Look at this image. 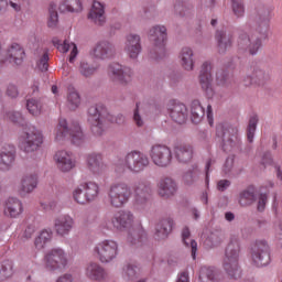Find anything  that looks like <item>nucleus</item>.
Wrapping results in <instances>:
<instances>
[{"mask_svg": "<svg viewBox=\"0 0 282 282\" xmlns=\"http://www.w3.org/2000/svg\"><path fill=\"white\" fill-rule=\"evenodd\" d=\"M241 254V243L239 239L231 238L225 250L223 268L231 279L241 276V267L239 265V257Z\"/></svg>", "mask_w": 282, "mask_h": 282, "instance_id": "obj_1", "label": "nucleus"}, {"mask_svg": "<svg viewBox=\"0 0 282 282\" xmlns=\"http://www.w3.org/2000/svg\"><path fill=\"white\" fill-rule=\"evenodd\" d=\"M133 192L129 184L124 182H115L108 188V206H111V208H122L129 204Z\"/></svg>", "mask_w": 282, "mask_h": 282, "instance_id": "obj_2", "label": "nucleus"}, {"mask_svg": "<svg viewBox=\"0 0 282 282\" xmlns=\"http://www.w3.org/2000/svg\"><path fill=\"white\" fill-rule=\"evenodd\" d=\"M150 164L151 161L145 153L141 151H131L126 154L123 166L118 165L117 171H119V173L128 171V173H131L132 175H140V173H142Z\"/></svg>", "mask_w": 282, "mask_h": 282, "instance_id": "obj_3", "label": "nucleus"}, {"mask_svg": "<svg viewBox=\"0 0 282 282\" xmlns=\"http://www.w3.org/2000/svg\"><path fill=\"white\" fill-rule=\"evenodd\" d=\"M43 145V131L34 126L26 127L19 139V147L25 153H34Z\"/></svg>", "mask_w": 282, "mask_h": 282, "instance_id": "obj_4", "label": "nucleus"}, {"mask_svg": "<svg viewBox=\"0 0 282 282\" xmlns=\"http://www.w3.org/2000/svg\"><path fill=\"white\" fill-rule=\"evenodd\" d=\"M89 122L93 124L94 133L100 135L102 133V129H105V124L108 122L110 123H118V117L113 116L107 108H98L93 106L88 109Z\"/></svg>", "mask_w": 282, "mask_h": 282, "instance_id": "obj_5", "label": "nucleus"}, {"mask_svg": "<svg viewBox=\"0 0 282 282\" xmlns=\"http://www.w3.org/2000/svg\"><path fill=\"white\" fill-rule=\"evenodd\" d=\"M65 140H72L74 144H83L85 140V134L80 130V126L69 127L67 120L61 119L57 127L55 128V142L59 144L65 142Z\"/></svg>", "mask_w": 282, "mask_h": 282, "instance_id": "obj_6", "label": "nucleus"}, {"mask_svg": "<svg viewBox=\"0 0 282 282\" xmlns=\"http://www.w3.org/2000/svg\"><path fill=\"white\" fill-rule=\"evenodd\" d=\"M93 252L100 263H111L118 258L120 246L113 239H105L94 247Z\"/></svg>", "mask_w": 282, "mask_h": 282, "instance_id": "obj_7", "label": "nucleus"}, {"mask_svg": "<svg viewBox=\"0 0 282 282\" xmlns=\"http://www.w3.org/2000/svg\"><path fill=\"white\" fill-rule=\"evenodd\" d=\"M69 258L67 252L63 248H53L44 256V268L47 272H56V270H63L67 268Z\"/></svg>", "mask_w": 282, "mask_h": 282, "instance_id": "obj_8", "label": "nucleus"}, {"mask_svg": "<svg viewBox=\"0 0 282 282\" xmlns=\"http://www.w3.org/2000/svg\"><path fill=\"white\" fill-rule=\"evenodd\" d=\"M134 224L135 216H133V213L129 210H120L112 217L110 223L104 220L101 226L108 230L115 228V230H118L119 232H124V230H130V228H133Z\"/></svg>", "mask_w": 282, "mask_h": 282, "instance_id": "obj_9", "label": "nucleus"}, {"mask_svg": "<svg viewBox=\"0 0 282 282\" xmlns=\"http://www.w3.org/2000/svg\"><path fill=\"white\" fill-rule=\"evenodd\" d=\"M151 184L141 182L134 188L133 207L139 213H147L151 209Z\"/></svg>", "mask_w": 282, "mask_h": 282, "instance_id": "obj_10", "label": "nucleus"}, {"mask_svg": "<svg viewBox=\"0 0 282 282\" xmlns=\"http://www.w3.org/2000/svg\"><path fill=\"white\" fill-rule=\"evenodd\" d=\"M148 36L153 45L154 52L164 54L169 43V31L164 24H155L148 31Z\"/></svg>", "mask_w": 282, "mask_h": 282, "instance_id": "obj_11", "label": "nucleus"}, {"mask_svg": "<svg viewBox=\"0 0 282 282\" xmlns=\"http://www.w3.org/2000/svg\"><path fill=\"white\" fill-rule=\"evenodd\" d=\"M149 156L153 165L159 166V169H166L171 166V162H173V151L164 144L152 145L149 151Z\"/></svg>", "mask_w": 282, "mask_h": 282, "instance_id": "obj_12", "label": "nucleus"}, {"mask_svg": "<svg viewBox=\"0 0 282 282\" xmlns=\"http://www.w3.org/2000/svg\"><path fill=\"white\" fill-rule=\"evenodd\" d=\"M251 260L258 268L270 265V245L265 240H257L251 248Z\"/></svg>", "mask_w": 282, "mask_h": 282, "instance_id": "obj_13", "label": "nucleus"}, {"mask_svg": "<svg viewBox=\"0 0 282 282\" xmlns=\"http://www.w3.org/2000/svg\"><path fill=\"white\" fill-rule=\"evenodd\" d=\"M123 52L130 61H138L142 54V36L138 33L126 35Z\"/></svg>", "mask_w": 282, "mask_h": 282, "instance_id": "obj_14", "label": "nucleus"}, {"mask_svg": "<svg viewBox=\"0 0 282 282\" xmlns=\"http://www.w3.org/2000/svg\"><path fill=\"white\" fill-rule=\"evenodd\" d=\"M261 39L250 34V33H241L238 39V47L242 52H247L251 56H254L261 50Z\"/></svg>", "mask_w": 282, "mask_h": 282, "instance_id": "obj_15", "label": "nucleus"}, {"mask_svg": "<svg viewBox=\"0 0 282 282\" xmlns=\"http://www.w3.org/2000/svg\"><path fill=\"white\" fill-rule=\"evenodd\" d=\"M108 76L113 80V83H119V85H129V83H131V77L133 76V70L120 64H111L108 68Z\"/></svg>", "mask_w": 282, "mask_h": 282, "instance_id": "obj_16", "label": "nucleus"}, {"mask_svg": "<svg viewBox=\"0 0 282 282\" xmlns=\"http://www.w3.org/2000/svg\"><path fill=\"white\" fill-rule=\"evenodd\" d=\"M177 58L184 72H195L197 57L195 56V48L193 46H183L178 52Z\"/></svg>", "mask_w": 282, "mask_h": 282, "instance_id": "obj_17", "label": "nucleus"}, {"mask_svg": "<svg viewBox=\"0 0 282 282\" xmlns=\"http://www.w3.org/2000/svg\"><path fill=\"white\" fill-rule=\"evenodd\" d=\"M87 169L95 177H100L107 173V163L102 159V154L93 153L87 156Z\"/></svg>", "mask_w": 282, "mask_h": 282, "instance_id": "obj_18", "label": "nucleus"}, {"mask_svg": "<svg viewBox=\"0 0 282 282\" xmlns=\"http://www.w3.org/2000/svg\"><path fill=\"white\" fill-rule=\"evenodd\" d=\"M90 56L99 61H107L116 56V45L109 41H101L90 51Z\"/></svg>", "mask_w": 282, "mask_h": 282, "instance_id": "obj_19", "label": "nucleus"}, {"mask_svg": "<svg viewBox=\"0 0 282 282\" xmlns=\"http://www.w3.org/2000/svg\"><path fill=\"white\" fill-rule=\"evenodd\" d=\"M76 221L74 217L69 216L68 214H64L55 218L54 220V230L57 237H67L69 232L74 230Z\"/></svg>", "mask_w": 282, "mask_h": 282, "instance_id": "obj_20", "label": "nucleus"}, {"mask_svg": "<svg viewBox=\"0 0 282 282\" xmlns=\"http://www.w3.org/2000/svg\"><path fill=\"white\" fill-rule=\"evenodd\" d=\"M166 110L170 118L178 124H184V122H186V118H188V110L182 102L171 100L166 105Z\"/></svg>", "mask_w": 282, "mask_h": 282, "instance_id": "obj_21", "label": "nucleus"}, {"mask_svg": "<svg viewBox=\"0 0 282 282\" xmlns=\"http://www.w3.org/2000/svg\"><path fill=\"white\" fill-rule=\"evenodd\" d=\"M54 160L57 164V167L61 169L64 173H69L72 169L76 167V159L72 152L59 150L55 153Z\"/></svg>", "mask_w": 282, "mask_h": 282, "instance_id": "obj_22", "label": "nucleus"}, {"mask_svg": "<svg viewBox=\"0 0 282 282\" xmlns=\"http://www.w3.org/2000/svg\"><path fill=\"white\" fill-rule=\"evenodd\" d=\"M39 186V176L36 174H28L22 177L20 185L18 187V195L20 197H28L32 195L36 187Z\"/></svg>", "mask_w": 282, "mask_h": 282, "instance_id": "obj_23", "label": "nucleus"}, {"mask_svg": "<svg viewBox=\"0 0 282 282\" xmlns=\"http://www.w3.org/2000/svg\"><path fill=\"white\" fill-rule=\"evenodd\" d=\"M4 215L17 219L23 215V202L17 197H9L4 202Z\"/></svg>", "mask_w": 282, "mask_h": 282, "instance_id": "obj_24", "label": "nucleus"}, {"mask_svg": "<svg viewBox=\"0 0 282 282\" xmlns=\"http://www.w3.org/2000/svg\"><path fill=\"white\" fill-rule=\"evenodd\" d=\"M84 274L89 281L100 282L107 279V272L98 262H88L84 268Z\"/></svg>", "mask_w": 282, "mask_h": 282, "instance_id": "obj_25", "label": "nucleus"}, {"mask_svg": "<svg viewBox=\"0 0 282 282\" xmlns=\"http://www.w3.org/2000/svg\"><path fill=\"white\" fill-rule=\"evenodd\" d=\"M88 19L95 25H105L107 23V17L105 15V4L99 1H95L88 12Z\"/></svg>", "mask_w": 282, "mask_h": 282, "instance_id": "obj_26", "label": "nucleus"}, {"mask_svg": "<svg viewBox=\"0 0 282 282\" xmlns=\"http://www.w3.org/2000/svg\"><path fill=\"white\" fill-rule=\"evenodd\" d=\"M176 193L177 183L173 178L165 177L158 183V194L160 195V197L169 199V197H173V195H175Z\"/></svg>", "mask_w": 282, "mask_h": 282, "instance_id": "obj_27", "label": "nucleus"}, {"mask_svg": "<svg viewBox=\"0 0 282 282\" xmlns=\"http://www.w3.org/2000/svg\"><path fill=\"white\" fill-rule=\"evenodd\" d=\"M216 43L219 54H226L232 47V33L227 30L216 32Z\"/></svg>", "mask_w": 282, "mask_h": 282, "instance_id": "obj_28", "label": "nucleus"}, {"mask_svg": "<svg viewBox=\"0 0 282 282\" xmlns=\"http://www.w3.org/2000/svg\"><path fill=\"white\" fill-rule=\"evenodd\" d=\"M53 45L62 54H67V52L70 51L69 58H68L69 63H74L76 61V56H78V46H76L74 43L67 40L61 41L58 39H53Z\"/></svg>", "mask_w": 282, "mask_h": 282, "instance_id": "obj_29", "label": "nucleus"}, {"mask_svg": "<svg viewBox=\"0 0 282 282\" xmlns=\"http://www.w3.org/2000/svg\"><path fill=\"white\" fill-rule=\"evenodd\" d=\"M175 228V220L171 217L161 219L155 226V237L158 239H166Z\"/></svg>", "mask_w": 282, "mask_h": 282, "instance_id": "obj_30", "label": "nucleus"}, {"mask_svg": "<svg viewBox=\"0 0 282 282\" xmlns=\"http://www.w3.org/2000/svg\"><path fill=\"white\" fill-rule=\"evenodd\" d=\"M174 155L180 164H188L193 160V147L189 144H181L174 148Z\"/></svg>", "mask_w": 282, "mask_h": 282, "instance_id": "obj_31", "label": "nucleus"}, {"mask_svg": "<svg viewBox=\"0 0 282 282\" xmlns=\"http://www.w3.org/2000/svg\"><path fill=\"white\" fill-rule=\"evenodd\" d=\"M149 113V105L138 102L133 111L132 120L135 127H144L147 124V115Z\"/></svg>", "mask_w": 282, "mask_h": 282, "instance_id": "obj_32", "label": "nucleus"}, {"mask_svg": "<svg viewBox=\"0 0 282 282\" xmlns=\"http://www.w3.org/2000/svg\"><path fill=\"white\" fill-rule=\"evenodd\" d=\"M221 272L215 267H203L199 271L200 282H219Z\"/></svg>", "mask_w": 282, "mask_h": 282, "instance_id": "obj_33", "label": "nucleus"}, {"mask_svg": "<svg viewBox=\"0 0 282 282\" xmlns=\"http://www.w3.org/2000/svg\"><path fill=\"white\" fill-rule=\"evenodd\" d=\"M270 78V74L261 68H254L251 75L245 77L246 85H261V83H265Z\"/></svg>", "mask_w": 282, "mask_h": 282, "instance_id": "obj_34", "label": "nucleus"}, {"mask_svg": "<svg viewBox=\"0 0 282 282\" xmlns=\"http://www.w3.org/2000/svg\"><path fill=\"white\" fill-rule=\"evenodd\" d=\"M23 56H25V51L19 44H12L7 51V58L14 65H21Z\"/></svg>", "mask_w": 282, "mask_h": 282, "instance_id": "obj_35", "label": "nucleus"}, {"mask_svg": "<svg viewBox=\"0 0 282 282\" xmlns=\"http://www.w3.org/2000/svg\"><path fill=\"white\" fill-rule=\"evenodd\" d=\"M199 83L206 96H208V98H213V96H215V88L213 87V75L208 70L202 72L199 75Z\"/></svg>", "mask_w": 282, "mask_h": 282, "instance_id": "obj_36", "label": "nucleus"}, {"mask_svg": "<svg viewBox=\"0 0 282 282\" xmlns=\"http://www.w3.org/2000/svg\"><path fill=\"white\" fill-rule=\"evenodd\" d=\"M84 189V194L88 199V204L90 202H96L98 199V195L100 194V185L96 182H84L80 184Z\"/></svg>", "mask_w": 282, "mask_h": 282, "instance_id": "obj_37", "label": "nucleus"}, {"mask_svg": "<svg viewBox=\"0 0 282 282\" xmlns=\"http://www.w3.org/2000/svg\"><path fill=\"white\" fill-rule=\"evenodd\" d=\"M61 12H72L78 14L83 10V2L80 0H64L59 4Z\"/></svg>", "mask_w": 282, "mask_h": 282, "instance_id": "obj_38", "label": "nucleus"}, {"mask_svg": "<svg viewBox=\"0 0 282 282\" xmlns=\"http://www.w3.org/2000/svg\"><path fill=\"white\" fill-rule=\"evenodd\" d=\"M53 237L54 234L52 232V229H43L34 240V246L36 250H43L46 243H50V241H52Z\"/></svg>", "mask_w": 282, "mask_h": 282, "instance_id": "obj_39", "label": "nucleus"}, {"mask_svg": "<svg viewBox=\"0 0 282 282\" xmlns=\"http://www.w3.org/2000/svg\"><path fill=\"white\" fill-rule=\"evenodd\" d=\"M77 70L83 78H91V76L98 72V67L94 66L85 59H82L77 65Z\"/></svg>", "mask_w": 282, "mask_h": 282, "instance_id": "obj_40", "label": "nucleus"}, {"mask_svg": "<svg viewBox=\"0 0 282 282\" xmlns=\"http://www.w3.org/2000/svg\"><path fill=\"white\" fill-rule=\"evenodd\" d=\"M14 276V262L12 260H3L0 262V281H7Z\"/></svg>", "mask_w": 282, "mask_h": 282, "instance_id": "obj_41", "label": "nucleus"}, {"mask_svg": "<svg viewBox=\"0 0 282 282\" xmlns=\"http://www.w3.org/2000/svg\"><path fill=\"white\" fill-rule=\"evenodd\" d=\"M14 152L2 151L0 153V171H10L14 165Z\"/></svg>", "mask_w": 282, "mask_h": 282, "instance_id": "obj_42", "label": "nucleus"}, {"mask_svg": "<svg viewBox=\"0 0 282 282\" xmlns=\"http://www.w3.org/2000/svg\"><path fill=\"white\" fill-rule=\"evenodd\" d=\"M182 239H183L184 246H186V248H191L192 257L193 259H195V254H197V241L191 238V229H188V227H185L183 229Z\"/></svg>", "mask_w": 282, "mask_h": 282, "instance_id": "obj_43", "label": "nucleus"}, {"mask_svg": "<svg viewBox=\"0 0 282 282\" xmlns=\"http://www.w3.org/2000/svg\"><path fill=\"white\" fill-rule=\"evenodd\" d=\"M224 243V236L219 234H210L204 241L205 248L207 250H213V248H219Z\"/></svg>", "mask_w": 282, "mask_h": 282, "instance_id": "obj_44", "label": "nucleus"}, {"mask_svg": "<svg viewBox=\"0 0 282 282\" xmlns=\"http://www.w3.org/2000/svg\"><path fill=\"white\" fill-rule=\"evenodd\" d=\"M257 188L250 186L240 194V204H252L257 202Z\"/></svg>", "mask_w": 282, "mask_h": 282, "instance_id": "obj_45", "label": "nucleus"}, {"mask_svg": "<svg viewBox=\"0 0 282 282\" xmlns=\"http://www.w3.org/2000/svg\"><path fill=\"white\" fill-rule=\"evenodd\" d=\"M26 109L31 116H41L43 111V105H41L39 99L31 98L26 100Z\"/></svg>", "mask_w": 282, "mask_h": 282, "instance_id": "obj_46", "label": "nucleus"}, {"mask_svg": "<svg viewBox=\"0 0 282 282\" xmlns=\"http://www.w3.org/2000/svg\"><path fill=\"white\" fill-rule=\"evenodd\" d=\"M204 113V107H202V104H199V101H194L192 105V120L195 124L202 122Z\"/></svg>", "mask_w": 282, "mask_h": 282, "instance_id": "obj_47", "label": "nucleus"}, {"mask_svg": "<svg viewBox=\"0 0 282 282\" xmlns=\"http://www.w3.org/2000/svg\"><path fill=\"white\" fill-rule=\"evenodd\" d=\"M73 199L74 202H76V204H79L80 206H85V204H89V200L85 195V189H83V185L77 186L73 191Z\"/></svg>", "mask_w": 282, "mask_h": 282, "instance_id": "obj_48", "label": "nucleus"}, {"mask_svg": "<svg viewBox=\"0 0 282 282\" xmlns=\"http://www.w3.org/2000/svg\"><path fill=\"white\" fill-rule=\"evenodd\" d=\"M67 107L70 111H76L80 107V95L76 90H73L67 96Z\"/></svg>", "mask_w": 282, "mask_h": 282, "instance_id": "obj_49", "label": "nucleus"}, {"mask_svg": "<svg viewBox=\"0 0 282 282\" xmlns=\"http://www.w3.org/2000/svg\"><path fill=\"white\" fill-rule=\"evenodd\" d=\"M256 30L262 36H267L268 35V30H270V19L259 17L257 19Z\"/></svg>", "mask_w": 282, "mask_h": 282, "instance_id": "obj_50", "label": "nucleus"}, {"mask_svg": "<svg viewBox=\"0 0 282 282\" xmlns=\"http://www.w3.org/2000/svg\"><path fill=\"white\" fill-rule=\"evenodd\" d=\"M122 276L126 281H135L140 276V270L137 267L128 265L123 269Z\"/></svg>", "mask_w": 282, "mask_h": 282, "instance_id": "obj_51", "label": "nucleus"}, {"mask_svg": "<svg viewBox=\"0 0 282 282\" xmlns=\"http://www.w3.org/2000/svg\"><path fill=\"white\" fill-rule=\"evenodd\" d=\"M232 12L238 19L246 14V7H243V0H231Z\"/></svg>", "mask_w": 282, "mask_h": 282, "instance_id": "obj_52", "label": "nucleus"}, {"mask_svg": "<svg viewBox=\"0 0 282 282\" xmlns=\"http://www.w3.org/2000/svg\"><path fill=\"white\" fill-rule=\"evenodd\" d=\"M259 123V119L257 117H252L249 120L247 137L249 142H253L254 140V132L257 131V124Z\"/></svg>", "mask_w": 282, "mask_h": 282, "instance_id": "obj_53", "label": "nucleus"}, {"mask_svg": "<svg viewBox=\"0 0 282 282\" xmlns=\"http://www.w3.org/2000/svg\"><path fill=\"white\" fill-rule=\"evenodd\" d=\"M48 28H56L58 25V12H56V6H51L50 8V17L47 21Z\"/></svg>", "mask_w": 282, "mask_h": 282, "instance_id": "obj_54", "label": "nucleus"}, {"mask_svg": "<svg viewBox=\"0 0 282 282\" xmlns=\"http://www.w3.org/2000/svg\"><path fill=\"white\" fill-rule=\"evenodd\" d=\"M47 61H50V55H47V53H42V56L37 58L36 68L40 72H47V67H50Z\"/></svg>", "mask_w": 282, "mask_h": 282, "instance_id": "obj_55", "label": "nucleus"}, {"mask_svg": "<svg viewBox=\"0 0 282 282\" xmlns=\"http://www.w3.org/2000/svg\"><path fill=\"white\" fill-rule=\"evenodd\" d=\"M196 181H197V174H195L192 171H188L183 175V182L184 184H186V186H191L195 184Z\"/></svg>", "mask_w": 282, "mask_h": 282, "instance_id": "obj_56", "label": "nucleus"}, {"mask_svg": "<svg viewBox=\"0 0 282 282\" xmlns=\"http://www.w3.org/2000/svg\"><path fill=\"white\" fill-rule=\"evenodd\" d=\"M267 204H268V194H258L257 208L260 213H263V210H265Z\"/></svg>", "mask_w": 282, "mask_h": 282, "instance_id": "obj_57", "label": "nucleus"}, {"mask_svg": "<svg viewBox=\"0 0 282 282\" xmlns=\"http://www.w3.org/2000/svg\"><path fill=\"white\" fill-rule=\"evenodd\" d=\"M217 134L221 135V138H224V140H229L230 139V129L226 126H218Z\"/></svg>", "mask_w": 282, "mask_h": 282, "instance_id": "obj_58", "label": "nucleus"}, {"mask_svg": "<svg viewBox=\"0 0 282 282\" xmlns=\"http://www.w3.org/2000/svg\"><path fill=\"white\" fill-rule=\"evenodd\" d=\"M8 120H11V122H20L21 118H23V115L19 111H9L7 112Z\"/></svg>", "mask_w": 282, "mask_h": 282, "instance_id": "obj_59", "label": "nucleus"}, {"mask_svg": "<svg viewBox=\"0 0 282 282\" xmlns=\"http://www.w3.org/2000/svg\"><path fill=\"white\" fill-rule=\"evenodd\" d=\"M34 232H36V227L34 226H28L22 235L23 239H32L34 236Z\"/></svg>", "mask_w": 282, "mask_h": 282, "instance_id": "obj_60", "label": "nucleus"}, {"mask_svg": "<svg viewBox=\"0 0 282 282\" xmlns=\"http://www.w3.org/2000/svg\"><path fill=\"white\" fill-rule=\"evenodd\" d=\"M7 96H9V98H17V96H19V89L10 84L7 88Z\"/></svg>", "mask_w": 282, "mask_h": 282, "instance_id": "obj_61", "label": "nucleus"}, {"mask_svg": "<svg viewBox=\"0 0 282 282\" xmlns=\"http://www.w3.org/2000/svg\"><path fill=\"white\" fill-rule=\"evenodd\" d=\"M232 166H235V159L232 156H229V158H227V160L224 164L225 173H230V171H232Z\"/></svg>", "mask_w": 282, "mask_h": 282, "instance_id": "obj_62", "label": "nucleus"}, {"mask_svg": "<svg viewBox=\"0 0 282 282\" xmlns=\"http://www.w3.org/2000/svg\"><path fill=\"white\" fill-rule=\"evenodd\" d=\"M55 282H74V275L72 273H64L59 275Z\"/></svg>", "mask_w": 282, "mask_h": 282, "instance_id": "obj_63", "label": "nucleus"}, {"mask_svg": "<svg viewBox=\"0 0 282 282\" xmlns=\"http://www.w3.org/2000/svg\"><path fill=\"white\" fill-rule=\"evenodd\" d=\"M176 282H191V276L188 275V272H181L177 275Z\"/></svg>", "mask_w": 282, "mask_h": 282, "instance_id": "obj_64", "label": "nucleus"}]
</instances>
